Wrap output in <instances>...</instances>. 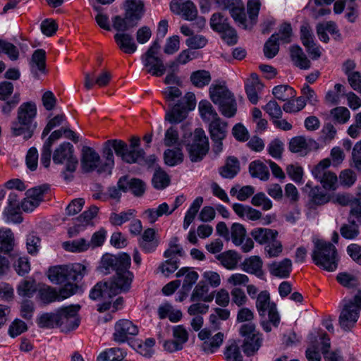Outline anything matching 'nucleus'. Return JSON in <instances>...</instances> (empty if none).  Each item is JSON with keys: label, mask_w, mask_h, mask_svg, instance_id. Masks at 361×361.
Instances as JSON below:
<instances>
[{"label": "nucleus", "mask_w": 361, "mask_h": 361, "mask_svg": "<svg viewBox=\"0 0 361 361\" xmlns=\"http://www.w3.org/2000/svg\"><path fill=\"white\" fill-rule=\"evenodd\" d=\"M130 267L120 268L109 281H99L90 293L93 300L108 299L116 295L127 293L131 288L134 274L129 270Z\"/></svg>", "instance_id": "obj_1"}, {"label": "nucleus", "mask_w": 361, "mask_h": 361, "mask_svg": "<svg viewBox=\"0 0 361 361\" xmlns=\"http://www.w3.org/2000/svg\"><path fill=\"white\" fill-rule=\"evenodd\" d=\"M139 145L140 139L138 137H133L130 140V146L121 140L106 141L103 149L104 156L106 158V165L109 168H113L114 165L113 150L116 156L121 157L126 163L133 164L139 161L145 154L142 149H136Z\"/></svg>", "instance_id": "obj_2"}, {"label": "nucleus", "mask_w": 361, "mask_h": 361, "mask_svg": "<svg viewBox=\"0 0 361 361\" xmlns=\"http://www.w3.org/2000/svg\"><path fill=\"white\" fill-rule=\"evenodd\" d=\"M313 243L312 259L314 264L328 271H335L338 262L336 247L330 242L322 239H314Z\"/></svg>", "instance_id": "obj_3"}, {"label": "nucleus", "mask_w": 361, "mask_h": 361, "mask_svg": "<svg viewBox=\"0 0 361 361\" xmlns=\"http://www.w3.org/2000/svg\"><path fill=\"white\" fill-rule=\"evenodd\" d=\"M209 97L213 103L219 106V111L224 116L232 118L236 114L235 98L224 82L212 84L209 87Z\"/></svg>", "instance_id": "obj_4"}, {"label": "nucleus", "mask_w": 361, "mask_h": 361, "mask_svg": "<svg viewBox=\"0 0 361 361\" xmlns=\"http://www.w3.org/2000/svg\"><path fill=\"white\" fill-rule=\"evenodd\" d=\"M239 334L243 338V353L247 356L254 355L262 345V334L256 329V326L253 323L243 324L239 329Z\"/></svg>", "instance_id": "obj_5"}, {"label": "nucleus", "mask_w": 361, "mask_h": 361, "mask_svg": "<svg viewBox=\"0 0 361 361\" xmlns=\"http://www.w3.org/2000/svg\"><path fill=\"white\" fill-rule=\"evenodd\" d=\"M159 49V43L154 41L142 56V63L146 72L156 77L162 76L166 70L162 59L158 55Z\"/></svg>", "instance_id": "obj_6"}, {"label": "nucleus", "mask_w": 361, "mask_h": 361, "mask_svg": "<svg viewBox=\"0 0 361 361\" xmlns=\"http://www.w3.org/2000/svg\"><path fill=\"white\" fill-rule=\"evenodd\" d=\"M361 310V290L353 300L345 301L339 317L341 326L348 330L353 327L358 319Z\"/></svg>", "instance_id": "obj_7"}, {"label": "nucleus", "mask_w": 361, "mask_h": 361, "mask_svg": "<svg viewBox=\"0 0 361 361\" xmlns=\"http://www.w3.org/2000/svg\"><path fill=\"white\" fill-rule=\"evenodd\" d=\"M331 165L329 159L319 161L312 171L313 176L320 182L324 189L334 191L338 187V180L336 174L329 170Z\"/></svg>", "instance_id": "obj_8"}, {"label": "nucleus", "mask_w": 361, "mask_h": 361, "mask_svg": "<svg viewBox=\"0 0 361 361\" xmlns=\"http://www.w3.org/2000/svg\"><path fill=\"white\" fill-rule=\"evenodd\" d=\"M209 150V141L201 128L195 130L193 142L188 146L190 159L192 162L201 161Z\"/></svg>", "instance_id": "obj_9"}, {"label": "nucleus", "mask_w": 361, "mask_h": 361, "mask_svg": "<svg viewBox=\"0 0 361 361\" xmlns=\"http://www.w3.org/2000/svg\"><path fill=\"white\" fill-rule=\"evenodd\" d=\"M79 306H70L61 308L56 312L57 326L62 331L75 329L79 325L77 313Z\"/></svg>", "instance_id": "obj_10"}, {"label": "nucleus", "mask_w": 361, "mask_h": 361, "mask_svg": "<svg viewBox=\"0 0 361 361\" xmlns=\"http://www.w3.org/2000/svg\"><path fill=\"white\" fill-rule=\"evenodd\" d=\"M139 332L138 327L128 319H120L114 326L113 340L117 343H124Z\"/></svg>", "instance_id": "obj_11"}, {"label": "nucleus", "mask_w": 361, "mask_h": 361, "mask_svg": "<svg viewBox=\"0 0 361 361\" xmlns=\"http://www.w3.org/2000/svg\"><path fill=\"white\" fill-rule=\"evenodd\" d=\"M224 8L230 10V13L235 23L243 29H247V19L244 4L242 0H216Z\"/></svg>", "instance_id": "obj_12"}, {"label": "nucleus", "mask_w": 361, "mask_h": 361, "mask_svg": "<svg viewBox=\"0 0 361 361\" xmlns=\"http://www.w3.org/2000/svg\"><path fill=\"white\" fill-rule=\"evenodd\" d=\"M209 132L214 142L213 150L216 154H219L223 149L222 140L227 135V123L221 118L213 121L209 123Z\"/></svg>", "instance_id": "obj_13"}, {"label": "nucleus", "mask_w": 361, "mask_h": 361, "mask_svg": "<svg viewBox=\"0 0 361 361\" xmlns=\"http://www.w3.org/2000/svg\"><path fill=\"white\" fill-rule=\"evenodd\" d=\"M131 259L126 253H122L117 256L105 255L102 257L100 269H104V273L107 274L110 269L118 271L120 268L130 267Z\"/></svg>", "instance_id": "obj_14"}, {"label": "nucleus", "mask_w": 361, "mask_h": 361, "mask_svg": "<svg viewBox=\"0 0 361 361\" xmlns=\"http://www.w3.org/2000/svg\"><path fill=\"white\" fill-rule=\"evenodd\" d=\"M199 338L202 341V349L206 353H215L221 345L224 334L221 332L212 336V331L208 329H202L198 334Z\"/></svg>", "instance_id": "obj_15"}, {"label": "nucleus", "mask_w": 361, "mask_h": 361, "mask_svg": "<svg viewBox=\"0 0 361 361\" xmlns=\"http://www.w3.org/2000/svg\"><path fill=\"white\" fill-rule=\"evenodd\" d=\"M100 157L91 147H85L82 149V166L85 171L97 169L98 172L110 171L112 168H109L106 164L99 167ZM106 163V161H105Z\"/></svg>", "instance_id": "obj_16"}, {"label": "nucleus", "mask_w": 361, "mask_h": 361, "mask_svg": "<svg viewBox=\"0 0 361 361\" xmlns=\"http://www.w3.org/2000/svg\"><path fill=\"white\" fill-rule=\"evenodd\" d=\"M171 11L180 15L186 20H193L197 16V9L191 1L172 0L170 3Z\"/></svg>", "instance_id": "obj_17"}, {"label": "nucleus", "mask_w": 361, "mask_h": 361, "mask_svg": "<svg viewBox=\"0 0 361 361\" xmlns=\"http://www.w3.org/2000/svg\"><path fill=\"white\" fill-rule=\"evenodd\" d=\"M111 78V72L106 70L102 71L97 75L94 71L92 73H86L85 74L84 86L87 90H90L95 85L98 87H103L108 85Z\"/></svg>", "instance_id": "obj_18"}, {"label": "nucleus", "mask_w": 361, "mask_h": 361, "mask_svg": "<svg viewBox=\"0 0 361 361\" xmlns=\"http://www.w3.org/2000/svg\"><path fill=\"white\" fill-rule=\"evenodd\" d=\"M264 87L258 76L255 73H252L245 82L246 94L249 101L256 104L259 101L258 94L262 92Z\"/></svg>", "instance_id": "obj_19"}, {"label": "nucleus", "mask_w": 361, "mask_h": 361, "mask_svg": "<svg viewBox=\"0 0 361 361\" xmlns=\"http://www.w3.org/2000/svg\"><path fill=\"white\" fill-rule=\"evenodd\" d=\"M123 8L127 19L135 23H137L145 13V5L141 0H126Z\"/></svg>", "instance_id": "obj_20"}, {"label": "nucleus", "mask_w": 361, "mask_h": 361, "mask_svg": "<svg viewBox=\"0 0 361 361\" xmlns=\"http://www.w3.org/2000/svg\"><path fill=\"white\" fill-rule=\"evenodd\" d=\"M269 273L274 276L283 279L288 278L292 270V262L285 258L281 261H276L267 265Z\"/></svg>", "instance_id": "obj_21"}, {"label": "nucleus", "mask_w": 361, "mask_h": 361, "mask_svg": "<svg viewBox=\"0 0 361 361\" xmlns=\"http://www.w3.org/2000/svg\"><path fill=\"white\" fill-rule=\"evenodd\" d=\"M141 249L146 253L155 251L159 245V240L156 237V231L154 228H149L144 231L139 240Z\"/></svg>", "instance_id": "obj_22"}, {"label": "nucleus", "mask_w": 361, "mask_h": 361, "mask_svg": "<svg viewBox=\"0 0 361 361\" xmlns=\"http://www.w3.org/2000/svg\"><path fill=\"white\" fill-rule=\"evenodd\" d=\"M215 292H209V288L204 281H200L193 289L190 300L192 302H210L214 298Z\"/></svg>", "instance_id": "obj_23"}, {"label": "nucleus", "mask_w": 361, "mask_h": 361, "mask_svg": "<svg viewBox=\"0 0 361 361\" xmlns=\"http://www.w3.org/2000/svg\"><path fill=\"white\" fill-rule=\"evenodd\" d=\"M70 274L68 266L59 265L49 269L48 277L52 283L61 284L71 281Z\"/></svg>", "instance_id": "obj_24"}, {"label": "nucleus", "mask_w": 361, "mask_h": 361, "mask_svg": "<svg viewBox=\"0 0 361 361\" xmlns=\"http://www.w3.org/2000/svg\"><path fill=\"white\" fill-rule=\"evenodd\" d=\"M37 115V107L33 102H25L22 104L18 109V116L21 122L26 125L27 123L33 127L32 123Z\"/></svg>", "instance_id": "obj_25"}, {"label": "nucleus", "mask_w": 361, "mask_h": 361, "mask_svg": "<svg viewBox=\"0 0 361 361\" xmlns=\"http://www.w3.org/2000/svg\"><path fill=\"white\" fill-rule=\"evenodd\" d=\"M331 201V196L322 191L319 188H312L309 193V201L307 206L310 209H314L319 206L324 205Z\"/></svg>", "instance_id": "obj_26"}, {"label": "nucleus", "mask_w": 361, "mask_h": 361, "mask_svg": "<svg viewBox=\"0 0 361 361\" xmlns=\"http://www.w3.org/2000/svg\"><path fill=\"white\" fill-rule=\"evenodd\" d=\"M114 39L119 49L128 54H133L137 50V45L133 37L126 33H117Z\"/></svg>", "instance_id": "obj_27"}, {"label": "nucleus", "mask_w": 361, "mask_h": 361, "mask_svg": "<svg viewBox=\"0 0 361 361\" xmlns=\"http://www.w3.org/2000/svg\"><path fill=\"white\" fill-rule=\"evenodd\" d=\"M176 275L178 278L184 277L182 289L186 292H189L192 286L196 283L199 278V275L197 271L188 267L181 268L178 271Z\"/></svg>", "instance_id": "obj_28"}, {"label": "nucleus", "mask_w": 361, "mask_h": 361, "mask_svg": "<svg viewBox=\"0 0 361 361\" xmlns=\"http://www.w3.org/2000/svg\"><path fill=\"white\" fill-rule=\"evenodd\" d=\"M163 215H170L169 206L166 202L159 204L157 208H149L145 209L142 216L143 219L147 220L149 224H154Z\"/></svg>", "instance_id": "obj_29"}, {"label": "nucleus", "mask_w": 361, "mask_h": 361, "mask_svg": "<svg viewBox=\"0 0 361 361\" xmlns=\"http://www.w3.org/2000/svg\"><path fill=\"white\" fill-rule=\"evenodd\" d=\"M262 264V260L259 257L252 256L244 261L243 269L248 274H254L258 278H262L264 276Z\"/></svg>", "instance_id": "obj_30"}, {"label": "nucleus", "mask_w": 361, "mask_h": 361, "mask_svg": "<svg viewBox=\"0 0 361 361\" xmlns=\"http://www.w3.org/2000/svg\"><path fill=\"white\" fill-rule=\"evenodd\" d=\"M250 235L257 243L267 245L274 238H277L278 232L270 228H255L251 231Z\"/></svg>", "instance_id": "obj_31"}, {"label": "nucleus", "mask_w": 361, "mask_h": 361, "mask_svg": "<svg viewBox=\"0 0 361 361\" xmlns=\"http://www.w3.org/2000/svg\"><path fill=\"white\" fill-rule=\"evenodd\" d=\"M38 286L35 279H27L22 280L17 286V293L19 296L25 298H30L38 290Z\"/></svg>", "instance_id": "obj_32"}, {"label": "nucleus", "mask_w": 361, "mask_h": 361, "mask_svg": "<svg viewBox=\"0 0 361 361\" xmlns=\"http://www.w3.org/2000/svg\"><path fill=\"white\" fill-rule=\"evenodd\" d=\"M317 145V142L311 138H305L298 136L292 138L289 142V149L294 153L302 152L310 149Z\"/></svg>", "instance_id": "obj_33"}, {"label": "nucleus", "mask_w": 361, "mask_h": 361, "mask_svg": "<svg viewBox=\"0 0 361 361\" xmlns=\"http://www.w3.org/2000/svg\"><path fill=\"white\" fill-rule=\"evenodd\" d=\"M290 52L291 60L295 66L305 70L310 68V61L307 59V56L300 47H291Z\"/></svg>", "instance_id": "obj_34"}, {"label": "nucleus", "mask_w": 361, "mask_h": 361, "mask_svg": "<svg viewBox=\"0 0 361 361\" xmlns=\"http://www.w3.org/2000/svg\"><path fill=\"white\" fill-rule=\"evenodd\" d=\"M240 171V162L234 157H229L224 166L219 169L220 175L225 178H233Z\"/></svg>", "instance_id": "obj_35"}, {"label": "nucleus", "mask_w": 361, "mask_h": 361, "mask_svg": "<svg viewBox=\"0 0 361 361\" xmlns=\"http://www.w3.org/2000/svg\"><path fill=\"white\" fill-rule=\"evenodd\" d=\"M35 125H33V127L30 126L27 123L24 125L21 121L17 118L16 121H14L11 123V131L12 135L14 137L22 135L24 140H28L32 136L33 130L35 128Z\"/></svg>", "instance_id": "obj_36"}, {"label": "nucleus", "mask_w": 361, "mask_h": 361, "mask_svg": "<svg viewBox=\"0 0 361 361\" xmlns=\"http://www.w3.org/2000/svg\"><path fill=\"white\" fill-rule=\"evenodd\" d=\"M73 156V146L69 142H63L57 147L53 155L55 164H63Z\"/></svg>", "instance_id": "obj_37"}, {"label": "nucleus", "mask_w": 361, "mask_h": 361, "mask_svg": "<svg viewBox=\"0 0 361 361\" xmlns=\"http://www.w3.org/2000/svg\"><path fill=\"white\" fill-rule=\"evenodd\" d=\"M158 315L161 319L169 318L172 322H177L182 317V312L179 310H176L169 303L161 305L158 308Z\"/></svg>", "instance_id": "obj_38"}, {"label": "nucleus", "mask_w": 361, "mask_h": 361, "mask_svg": "<svg viewBox=\"0 0 361 361\" xmlns=\"http://www.w3.org/2000/svg\"><path fill=\"white\" fill-rule=\"evenodd\" d=\"M201 118L204 121H213L219 119V116L212 104L207 100H202L198 105Z\"/></svg>", "instance_id": "obj_39"}, {"label": "nucleus", "mask_w": 361, "mask_h": 361, "mask_svg": "<svg viewBox=\"0 0 361 361\" xmlns=\"http://www.w3.org/2000/svg\"><path fill=\"white\" fill-rule=\"evenodd\" d=\"M126 355V352L120 348H111L100 353L97 361H121Z\"/></svg>", "instance_id": "obj_40"}, {"label": "nucleus", "mask_w": 361, "mask_h": 361, "mask_svg": "<svg viewBox=\"0 0 361 361\" xmlns=\"http://www.w3.org/2000/svg\"><path fill=\"white\" fill-rule=\"evenodd\" d=\"M272 305H276L271 302L269 293L267 290L261 291L258 294L256 300V308L259 316L264 317Z\"/></svg>", "instance_id": "obj_41"}, {"label": "nucleus", "mask_w": 361, "mask_h": 361, "mask_svg": "<svg viewBox=\"0 0 361 361\" xmlns=\"http://www.w3.org/2000/svg\"><path fill=\"white\" fill-rule=\"evenodd\" d=\"M249 171L252 177L258 178L262 180H267L269 178L267 166L259 160L252 161L250 164Z\"/></svg>", "instance_id": "obj_42"}, {"label": "nucleus", "mask_w": 361, "mask_h": 361, "mask_svg": "<svg viewBox=\"0 0 361 361\" xmlns=\"http://www.w3.org/2000/svg\"><path fill=\"white\" fill-rule=\"evenodd\" d=\"M37 297L43 303L48 304L54 301H59L56 290L47 285L39 286Z\"/></svg>", "instance_id": "obj_43"}, {"label": "nucleus", "mask_w": 361, "mask_h": 361, "mask_svg": "<svg viewBox=\"0 0 361 361\" xmlns=\"http://www.w3.org/2000/svg\"><path fill=\"white\" fill-rule=\"evenodd\" d=\"M212 77L210 73L205 70H199L194 71L190 75V81L192 84L198 87L202 88L211 82Z\"/></svg>", "instance_id": "obj_44"}, {"label": "nucleus", "mask_w": 361, "mask_h": 361, "mask_svg": "<svg viewBox=\"0 0 361 361\" xmlns=\"http://www.w3.org/2000/svg\"><path fill=\"white\" fill-rule=\"evenodd\" d=\"M203 203V198L202 197H197L191 204L190 208L187 211L184 221H183V228L187 229L191 223L194 221L195 216L197 215L200 208L201 207Z\"/></svg>", "instance_id": "obj_45"}, {"label": "nucleus", "mask_w": 361, "mask_h": 361, "mask_svg": "<svg viewBox=\"0 0 361 361\" xmlns=\"http://www.w3.org/2000/svg\"><path fill=\"white\" fill-rule=\"evenodd\" d=\"M187 114L188 111L185 107L178 104L166 113L165 118L171 123H178L186 118Z\"/></svg>", "instance_id": "obj_46"}, {"label": "nucleus", "mask_w": 361, "mask_h": 361, "mask_svg": "<svg viewBox=\"0 0 361 361\" xmlns=\"http://www.w3.org/2000/svg\"><path fill=\"white\" fill-rule=\"evenodd\" d=\"M63 247L69 252H80L90 248L89 242L84 238H80L72 241H66L63 243Z\"/></svg>", "instance_id": "obj_47"}, {"label": "nucleus", "mask_w": 361, "mask_h": 361, "mask_svg": "<svg viewBox=\"0 0 361 361\" xmlns=\"http://www.w3.org/2000/svg\"><path fill=\"white\" fill-rule=\"evenodd\" d=\"M136 211L133 209L121 212L119 214L112 213L109 217L110 222L115 226H121L135 216Z\"/></svg>", "instance_id": "obj_48"}, {"label": "nucleus", "mask_w": 361, "mask_h": 361, "mask_svg": "<svg viewBox=\"0 0 361 361\" xmlns=\"http://www.w3.org/2000/svg\"><path fill=\"white\" fill-rule=\"evenodd\" d=\"M183 160V154L179 148L167 149L164 152L165 164L173 166L180 164Z\"/></svg>", "instance_id": "obj_49"}, {"label": "nucleus", "mask_w": 361, "mask_h": 361, "mask_svg": "<svg viewBox=\"0 0 361 361\" xmlns=\"http://www.w3.org/2000/svg\"><path fill=\"white\" fill-rule=\"evenodd\" d=\"M272 93L275 98L281 101H286L295 96L294 90L285 85L276 86L272 90Z\"/></svg>", "instance_id": "obj_50"}, {"label": "nucleus", "mask_w": 361, "mask_h": 361, "mask_svg": "<svg viewBox=\"0 0 361 361\" xmlns=\"http://www.w3.org/2000/svg\"><path fill=\"white\" fill-rule=\"evenodd\" d=\"M224 355L227 361H243V356L235 341H232L226 345Z\"/></svg>", "instance_id": "obj_51"}, {"label": "nucleus", "mask_w": 361, "mask_h": 361, "mask_svg": "<svg viewBox=\"0 0 361 361\" xmlns=\"http://www.w3.org/2000/svg\"><path fill=\"white\" fill-rule=\"evenodd\" d=\"M350 207L349 223L361 224V197L353 199Z\"/></svg>", "instance_id": "obj_52"}, {"label": "nucleus", "mask_w": 361, "mask_h": 361, "mask_svg": "<svg viewBox=\"0 0 361 361\" xmlns=\"http://www.w3.org/2000/svg\"><path fill=\"white\" fill-rule=\"evenodd\" d=\"M169 176L165 171L160 169L155 171L152 178V184L155 188L164 189L169 185Z\"/></svg>", "instance_id": "obj_53"}, {"label": "nucleus", "mask_w": 361, "mask_h": 361, "mask_svg": "<svg viewBox=\"0 0 361 361\" xmlns=\"http://www.w3.org/2000/svg\"><path fill=\"white\" fill-rule=\"evenodd\" d=\"M37 325L40 328L52 329L57 326L56 313H44L37 319Z\"/></svg>", "instance_id": "obj_54"}, {"label": "nucleus", "mask_w": 361, "mask_h": 361, "mask_svg": "<svg viewBox=\"0 0 361 361\" xmlns=\"http://www.w3.org/2000/svg\"><path fill=\"white\" fill-rule=\"evenodd\" d=\"M231 235L233 243L235 245H240L245 240L246 230L242 224L234 223L231 228Z\"/></svg>", "instance_id": "obj_55"}, {"label": "nucleus", "mask_w": 361, "mask_h": 361, "mask_svg": "<svg viewBox=\"0 0 361 361\" xmlns=\"http://www.w3.org/2000/svg\"><path fill=\"white\" fill-rule=\"evenodd\" d=\"M338 184L345 188H350L357 180L356 173L352 169H344L341 171L338 178Z\"/></svg>", "instance_id": "obj_56"}, {"label": "nucleus", "mask_w": 361, "mask_h": 361, "mask_svg": "<svg viewBox=\"0 0 361 361\" xmlns=\"http://www.w3.org/2000/svg\"><path fill=\"white\" fill-rule=\"evenodd\" d=\"M279 50V44L276 35H272L264 44V54L267 58L272 59L278 54Z\"/></svg>", "instance_id": "obj_57"}, {"label": "nucleus", "mask_w": 361, "mask_h": 361, "mask_svg": "<svg viewBox=\"0 0 361 361\" xmlns=\"http://www.w3.org/2000/svg\"><path fill=\"white\" fill-rule=\"evenodd\" d=\"M276 35L277 42L280 41L282 44H288L292 40L293 32L290 23H284L280 25Z\"/></svg>", "instance_id": "obj_58"}, {"label": "nucleus", "mask_w": 361, "mask_h": 361, "mask_svg": "<svg viewBox=\"0 0 361 361\" xmlns=\"http://www.w3.org/2000/svg\"><path fill=\"white\" fill-rule=\"evenodd\" d=\"M330 114L335 121L341 124L348 122L350 117L349 110L344 106H338L332 109Z\"/></svg>", "instance_id": "obj_59"}, {"label": "nucleus", "mask_w": 361, "mask_h": 361, "mask_svg": "<svg viewBox=\"0 0 361 361\" xmlns=\"http://www.w3.org/2000/svg\"><path fill=\"white\" fill-rule=\"evenodd\" d=\"M69 270L71 279L73 281L81 280L88 273L87 266L80 263L72 264L71 267H69Z\"/></svg>", "instance_id": "obj_60"}, {"label": "nucleus", "mask_w": 361, "mask_h": 361, "mask_svg": "<svg viewBox=\"0 0 361 361\" xmlns=\"http://www.w3.org/2000/svg\"><path fill=\"white\" fill-rule=\"evenodd\" d=\"M341 235L345 239H355L359 233L357 223H350V224H343L340 228Z\"/></svg>", "instance_id": "obj_61"}, {"label": "nucleus", "mask_w": 361, "mask_h": 361, "mask_svg": "<svg viewBox=\"0 0 361 361\" xmlns=\"http://www.w3.org/2000/svg\"><path fill=\"white\" fill-rule=\"evenodd\" d=\"M19 207L7 206L4 212L5 220L8 223L18 224L23 221V218L19 212Z\"/></svg>", "instance_id": "obj_62"}, {"label": "nucleus", "mask_w": 361, "mask_h": 361, "mask_svg": "<svg viewBox=\"0 0 361 361\" xmlns=\"http://www.w3.org/2000/svg\"><path fill=\"white\" fill-rule=\"evenodd\" d=\"M229 24L227 22V18H224L221 13H214L210 19V26L212 29L216 32H220L228 27Z\"/></svg>", "instance_id": "obj_63"}, {"label": "nucleus", "mask_w": 361, "mask_h": 361, "mask_svg": "<svg viewBox=\"0 0 361 361\" xmlns=\"http://www.w3.org/2000/svg\"><path fill=\"white\" fill-rule=\"evenodd\" d=\"M264 250L269 257H276L282 252L283 246L276 238H274L273 240L266 245Z\"/></svg>", "instance_id": "obj_64"}]
</instances>
